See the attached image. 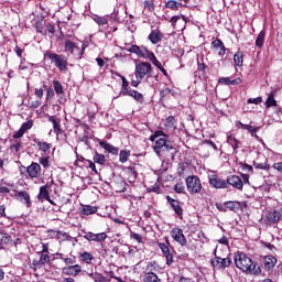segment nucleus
Listing matches in <instances>:
<instances>
[{
	"label": "nucleus",
	"instance_id": "f8f14e48",
	"mask_svg": "<svg viewBox=\"0 0 282 282\" xmlns=\"http://www.w3.org/2000/svg\"><path fill=\"white\" fill-rule=\"evenodd\" d=\"M226 182L229 184V186H232V188H237V191H243V181L241 177L237 175H229L227 176Z\"/></svg>",
	"mask_w": 282,
	"mask_h": 282
},
{
	"label": "nucleus",
	"instance_id": "c85d7f7f",
	"mask_svg": "<svg viewBox=\"0 0 282 282\" xmlns=\"http://www.w3.org/2000/svg\"><path fill=\"white\" fill-rule=\"evenodd\" d=\"M129 158H131V150H121L119 153V162L121 164H124L126 162H129Z\"/></svg>",
	"mask_w": 282,
	"mask_h": 282
},
{
	"label": "nucleus",
	"instance_id": "423d86ee",
	"mask_svg": "<svg viewBox=\"0 0 282 282\" xmlns=\"http://www.w3.org/2000/svg\"><path fill=\"white\" fill-rule=\"evenodd\" d=\"M215 257L210 260L213 268L217 270H226V268L230 267L232 260L230 258H220L217 256V249L214 250Z\"/></svg>",
	"mask_w": 282,
	"mask_h": 282
},
{
	"label": "nucleus",
	"instance_id": "3c124183",
	"mask_svg": "<svg viewBox=\"0 0 282 282\" xmlns=\"http://www.w3.org/2000/svg\"><path fill=\"white\" fill-rule=\"evenodd\" d=\"M144 9L149 10V12H153L155 10V4H153V1L147 0L144 2Z\"/></svg>",
	"mask_w": 282,
	"mask_h": 282
},
{
	"label": "nucleus",
	"instance_id": "f3484780",
	"mask_svg": "<svg viewBox=\"0 0 282 282\" xmlns=\"http://www.w3.org/2000/svg\"><path fill=\"white\" fill-rule=\"evenodd\" d=\"M121 94L122 96H130L131 98L137 100V102H144V97L142 96V94H140L137 90H133V89L122 90Z\"/></svg>",
	"mask_w": 282,
	"mask_h": 282
},
{
	"label": "nucleus",
	"instance_id": "4468645a",
	"mask_svg": "<svg viewBox=\"0 0 282 282\" xmlns=\"http://www.w3.org/2000/svg\"><path fill=\"white\" fill-rule=\"evenodd\" d=\"M212 47L216 51H218V56L223 58L224 54H226V45H224V42L219 39H216L212 42Z\"/></svg>",
	"mask_w": 282,
	"mask_h": 282
},
{
	"label": "nucleus",
	"instance_id": "cd10ccee",
	"mask_svg": "<svg viewBox=\"0 0 282 282\" xmlns=\"http://www.w3.org/2000/svg\"><path fill=\"white\" fill-rule=\"evenodd\" d=\"M219 85H239L241 84V78L230 79V77H223L218 79Z\"/></svg>",
	"mask_w": 282,
	"mask_h": 282
},
{
	"label": "nucleus",
	"instance_id": "393cba45",
	"mask_svg": "<svg viewBox=\"0 0 282 282\" xmlns=\"http://www.w3.org/2000/svg\"><path fill=\"white\" fill-rule=\"evenodd\" d=\"M265 270H272L276 265V258L274 256H265L263 259Z\"/></svg>",
	"mask_w": 282,
	"mask_h": 282
},
{
	"label": "nucleus",
	"instance_id": "5701e85b",
	"mask_svg": "<svg viewBox=\"0 0 282 282\" xmlns=\"http://www.w3.org/2000/svg\"><path fill=\"white\" fill-rule=\"evenodd\" d=\"M64 48L66 54H74L75 52H80V48L76 45V43L67 40L64 44Z\"/></svg>",
	"mask_w": 282,
	"mask_h": 282
},
{
	"label": "nucleus",
	"instance_id": "9b49d317",
	"mask_svg": "<svg viewBox=\"0 0 282 282\" xmlns=\"http://www.w3.org/2000/svg\"><path fill=\"white\" fill-rule=\"evenodd\" d=\"M208 180L213 188H228V183L215 174L209 175Z\"/></svg>",
	"mask_w": 282,
	"mask_h": 282
},
{
	"label": "nucleus",
	"instance_id": "09e8293b",
	"mask_svg": "<svg viewBox=\"0 0 282 282\" xmlns=\"http://www.w3.org/2000/svg\"><path fill=\"white\" fill-rule=\"evenodd\" d=\"M39 162H40V164H42V166L44 169H50V158L42 156V158L39 159Z\"/></svg>",
	"mask_w": 282,
	"mask_h": 282
},
{
	"label": "nucleus",
	"instance_id": "79ce46f5",
	"mask_svg": "<svg viewBox=\"0 0 282 282\" xmlns=\"http://www.w3.org/2000/svg\"><path fill=\"white\" fill-rule=\"evenodd\" d=\"M50 260H51L50 254L41 253L40 260L37 261V265L43 268V265H45V263H50Z\"/></svg>",
	"mask_w": 282,
	"mask_h": 282
},
{
	"label": "nucleus",
	"instance_id": "680f3d73",
	"mask_svg": "<svg viewBox=\"0 0 282 282\" xmlns=\"http://www.w3.org/2000/svg\"><path fill=\"white\" fill-rule=\"evenodd\" d=\"M25 134L24 130H22V128L19 129V131H17L13 134L14 140H19V138H23V135Z\"/></svg>",
	"mask_w": 282,
	"mask_h": 282
},
{
	"label": "nucleus",
	"instance_id": "2f4dec72",
	"mask_svg": "<svg viewBox=\"0 0 282 282\" xmlns=\"http://www.w3.org/2000/svg\"><path fill=\"white\" fill-rule=\"evenodd\" d=\"M267 109H270V107H276V99H274V90H272L267 98L265 101Z\"/></svg>",
	"mask_w": 282,
	"mask_h": 282
},
{
	"label": "nucleus",
	"instance_id": "aec40b11",
	"mask_svg": "<svg viewBox=\"0 0 282 282\" xmlns=\"http://www.w3.org/2000/svg\"><path fill=\"white\" fill-rule=\"evenodd\" d=\"M17 197H19L22 204L26 205V208H32V200L30 199V194L26 191L18 192Z\"/></svg>",
	"mask_w": 282,
	"mask_h": 282
},
{
	"label": "nucleus",
	"instance_id": "69168bd1",
	"mask_svg": "<svg viewBox=\"0 0 282 282\" xmlns=\"http://www.w3.org/2000/svg\"><path fill=\"white\" fill-rule=\"evenodd\" d=\"M95 282H105V276L100 273H95V276L93 279Z\"/></svg>",
	"mask_w": 282,
	"mask_h": 282
},
{
	"label": "nucleus",
	"instance_id": "39448f33",
	"mask_svg": "<svg viewBox=\"0 0 282 282\" xmlns=\"http://www.w3.org/2000/svg\"><path fill=\"white\" fill-rule=\"evenodd\" d=\"M186 186L188 193H191L192 195H197L198 193H202V181L197 176H187Z\"/></svg>",
	"mask_w": 282,
	"mask_h": 282
},
{
	"label": "nucleus",
	"instance_id": "72a5a7b5",
	"mask_svg": "<svg viewBox=\"0 0 282 282\" xmlns=\"http://www.w3.org/2000/svg\"><path fill=\"white\" fill-rule=\"evenodd\" d=\"M82 213L87 216L94 215V213H98V207L91 206V205H86L83 207Z\"/></svg>",
	"mask_w": 282,
	"mask_h": 282
},
{
	"label": "nucleus",
	"instance_id": "2eb2a0df",
	"mask_svg": "<svg viewBox=\"0 0 282 282\" xmlns=\"http://www.w3.org/2000/svg\"><path fill=\"white\" fill-rule=\"evenodd\" d=\"M180 21H182L183 23V28H186V22L189 21L188 17L181 14V15H174L170 19V23L172 25V28H177V23H180Z\"/></svg>",
	"mask_w": 282,
	"mask_h": 282
},
{
	"label": "nucleus",
	"instance_id": "b1692460",
	"mask_svg": "<svg viewBox=\"0 0 282 282\" xmlns=\"http://www.w3.org/2000/svg\"><path fill=\"white\" fill-rule=\"evenodd\" d=\"M34 144H36L37 149L40 151H43V153H47L52 149V143H47L45 141H41L39 139H33Z\"/></svg>",
	"mask_w": 282,
	"mask_h": 282
},
{
	"label": "nucleus",
	"instance_id": "774afa93",
	"mask_svg": "<svg viewBox=\"0 0 282 282\" xmlns=\"http://www.w3.org/2000/svg\"><path fill=\"white\" fill-rule=\"evenodd\" d=\"M273 169L279 173H282V162L274 163Z\"/></svg>",
	"mask_w": 282,
	"mask_h": 282
},
{
	"label": "nucleus",
	"instance_id": "13d9d810",
	"mask_svg": "<svg viewBox=\"0 0 282 282\" xmlns=\"http://www.w3.org/2000/svg\"><path fill=\"white\" fill-rule=\"evenodd\" d=\"M95 235L94 232L89 231V232H86L84 235V239H86L87 241H95Z\"/></svg>",
	"mask_w": 282,
	"mask_h": 282
},
{
	"label": "nucleus",
	"instance_id": "e2e57ef3",
	"mask_svg": "<svg viewBox=\"0 0 282 282\" xmlns=\"http://www.w3.org/2000/svg\"><path fill=\"white\" fill-rule=\"evenodd\" d=\"M174 191H175V193L182 194V193H184L185 187H184V185H182V184H176V185L174 186Z\"/></svg>",
	"mask_w": 282,
	"mask_h": 282
},
{
	"label": "nucleus",
	"instance_id": "473e14b6",
	"mask_svg": "<svg viewBox=\"0 0 282 282\" xmlns=\"http://www.w3.org/2000/svg\"><path fill=\"white\" fill-rule=\"evenodd\" d=\"M93 160L96 164H100L101 166L105 165L107 162V158L105 156V154H100L98 152L95 153Z\"/></svg>",
	"mask_w": 282,
	"mask_h": 282
},
{
	"label": "nucleus",
	"instance_id": "6e6552de",
	"mask_svg": "<svg viewBox=\"0 0 282 282\" xmlns=\"http://www.w3.org/2000/svg\"><path fill=\"white\" fill-rule=\"evenodd\" d=\"M166 199L175 215H177L178 218L184 219V209L182 208L180 200L171 196H166Z\"/></svg>",
	"mask_w": 282,
	"mask_h": 282
},
{
	"label": "nucleus",
	"instance_id": "c03bdc74",
	"mask_svg": "<svg viewBox=\"0 0 282 282\" xmlns=\"http://www.w3.org/2000/svg\"><path fill=\"white\" fill-rule=\"evenodd\" d=\"M94 21H96L98 25H107V23H109V19H107V17L100 15H96L94 18Z\"/></svg>",
	"mask_w": 282,
	"mask_h": 282
},
{
	"label": "nucleus",
	"instance_id": "a211bd4d",
	"mask_svg": "<svg viewBox=\"0 0 282 282\" xmlns=\"http://www.w3.org/2000/svg\"><path fill=\"white\" fill-rule=\"evenodd\" d=\"M37 199L39 202H43V199H46V202H50V184H45L40 187Z\"/></svg>",
	"mask_w": 282,
	"mask_h": 282
},
{
	"label": "nucleus",
	"instance_id": "5fc2aeb1",
	"mask_svg": "<svg viewBox=\"0 0 282 282\" xmlns=\"http://www.w3.org/2000/svg\"><path fill=\"white\" fill-rule=\"evenodd\" d=\"M130 238L134 239V241H138V243H142V236H140V234L131 231Z\"/></svg>",
	"mask_w": 282,
	"mask_h": 282
},
{
	"label": "nucleus",
	"instance_id": "338daca9",
	"mask_svg": "<svg viewBox=\"0 0 282 282\" xmlns=\"http://www.w3.org/2000/svg\"><path fill=\"white\" fill-rule=\"evenodd\" d=\"M46 31L48 32V34H54L56 32V28L54 26V24L48 23L46 25Z\"/></svg>",
	"mask_w": 282,
	"mask_h": 282
},
{
	"label": "nucleus",
	"instance_id": "a19ab883",
	"mask_svg": "<svg viewBox=\"0 0 282 282\" xmlns=\"http://www.w3.org/2000/svg\"><path fill=\"white\" fill-rule=\"evenodd\" d=\"M180 6H182V3H177V1L175 0H169L167 2H165V8H169L170 10H180Z\"/></svg>",
	"mask_w": 282,
	"mask_h": 282
},
{
	"label": "nucleus",
	"instance_id": "bf43d9fd",
	"mask_svg": "<svg viewBox=\"0 0 282 282\" xmlns=\"http://www.w3.org/2000/svg\"><path fill=\"white\" fill-rule=\"evenodd\" d=\"M165 259H166V264L167 265H173V253L171 251L169 253H165Z\"/></svg>",
	"mask_w": 282,
	"mask_h": 282
},
{
	"label": "nucleus",
	"instance_id": "58836bf2",
	"mask_svg": "<svg viewBox=\"0 0 282 282\" xmlns=\"http://www.w3.org/2000/svg\"><path fill=\"white\" fill-rule=\"evenodd\" d=\"M56 237H57V239H59V241H72V236H69L65 231L57 230Z\"/></svg>",
	"mask_w": 282,
	"mask_h": 282
},
{
	"label": "nucleus",
	"instance_id": "1a4fd4ad",
	"mask_svg": "<svg viewBox=\"0 0 282 282\" xmlns=\"http://www.w3.org/2000/svg\"><path fill=\"white\" fill-rule=\"evenodd\" d=\"M171 237L176 241V243H180V246H186L187 240L186 236H184V230L181 228H173L171 230Z\"/></svg>",
	"mask_w": 282,
	"mask_h": 282
},
{
	"label": "nucleus",
	"instance_id": "ea45409f",
	"mask_svg": "<svg viewBox=\"0 0 282 282\" xmlns=\"http://www.w3.org/2000/svg\"><path fill=\"white\" fill-rule=\"evenodd\" d=\"M80 261H84V263H91L94 261V256L89 252L80 253L79 256Z\"/></svg>",
	"mask_w": 282,
	"mask_h": 282
},
{
	"label": "nucleus",
	"instance_id": "7c9ffc66",
	"mask_svg": "<svg viewBox=\"0 0 282 282\" xmlns=\"http://www.w3.org/2000/svg\"><path fill=\"white\" fill-rule=\"evenodd\" d=\"M144 282H162V280L154 272H147L144 274Z\"/></svg>",
	"mask_w": 282,
	"mask_h": 282
},
{
	"label": "nucleus",
	"instance_id": "a18cd8bd",
	"mask_svg": "<svg viewBox=\"0 0 282 282\" xmlns=\"http://www.w3.org/2000/svg\"><path fill=\"white\" fill-rule=\"evenodd\" d=\"M32 127H34V121L29 120V121L22 123L20 129H22V131H24V133H25V131H30V129H32Z\"/></svg>",
	"mask_w": 282,
	"mask_h": 282
},
{
	"label": "nucleus",
	"instance_id": "20e7f679",
	"mask_svg": "<svg viewBox=\"0 0 282 282\" xmlns=\"http://www.w3.org/2000/svg\"><path fill=\"white\" fill-rule=\"evenodd\" d=\"M153 73V67L149 62L135 63L134 76L137 80H143L145 76L150 77Z\"/></svg>",
	"mask_w": 282,
	"mask_h": 282
},
{
	"label": "nucleus",
	"instance_id": "0eeeda50",
	"mask_svg": "<svg viewBox=\"0 0 282 282\" xmlns=\"http://www.w3.org/2000/svg\"><path fill=\"white\" fill-rule=\"evenodd\" d=\"M128 52L131 54H137V56H140L141 58H150L153 52L147 50L144 46H138V45H131L128 48Z\"/></svg>",
	"mask_w": 282,
	"mask_h": 282
},
{
	"label": "nucleus",
	"instance_id": "6e6d98bb",
	"mask_svg": "<svg viewBox=\"0 0 282 282\" xmlns=\"http://www.w3.org/2000/svg\"><path fill=\"white\" fill-rule=\"evenodd\" d=\"M245 129L249 131V133H251L253 137L257 134V131H259V128H254L251 124L245 126Z\"/></svg>",
	"mask_w": 282,
	"mask_h": 282
},
{
	"label": "nucleus",
	"instance_id": "4c0bfd02",
	"mask_svg": "<svg viewBox=\"0 0 282 282\" xmlns=\"http://www.w3.org/2000/svg\"><path fill=\"white\" fill-rule=\"evenodd\" d=\"M227 142L232 147L234 151H237V149H239V144H241V142L232 135L227 137Z\"/></svg>",
	"mask_w": 282,
	"mask_h": 282
},
{
	"label": "nucleus",
	"instance_id": "f704fd0d",
	"mask_svg": "<svg viewBox=\"0 0 282 282\" xmlns=\"http://www.w3.org/2000/svg\"><path fill=\"white\" fill-rule=\"evenodd\" d=\"M234 62L236 63V65L238 67H241L243 65V52L238 51L235 55H234Z\"/></svg>",
	"mask_w": 282,
	"mask_h": 282
},
{
	"label": "nucleus",
	"instance_id": "603ef678",
	"mask_svg": "<svg viewBox=\"0 0 282 282\" xmlns=\"http://www.w3.org/2000/svg\"><path fill=\"white\" fill-rule=\"evenodd\" d=\"M58 256H59V259H62L64 263H66V265H74V263H76V260L72 258H63V253H58Z\"/></svg>",
	"mask_w": 282,
	"mask_h": 282
},
{
	"label": "nucleus",
	"instance_id": "a878e982",
	"mask_svg": "<svg viewBox=\"0 0 282 282\" xmlns=\"http://www.w3.org/2000/svg\"><path fill=\"white\" fill-rule=\"evenodd\" d=\"M225 208H226V210H232L234 213H237V210H239V208H241V203H239L237 200L225 202Z\"/></svg>",
	"mask_w": 282,
	"mask_h": 282
},
{
	"label": "nucleus",
	"instance_id": "f257e3e1",
	"mask_svg": "<svg viewBox=\"0 0 282 282\" xmlns=\"http://www.w3.org/2000/svg\"><path fill=\"white\" fill-rule=\"evenodd\" d=\"M234 261L236 268H238V270H241V272H243L245 274H251L253 276L261 275V267L257 262L252 261L250 257H248V254L238 251L235 254Z\"/></svg>",
	"mask_w": 282,
	"mask_h": 282
},
{
	"label": "nucleus",
	"instance_id": "49530a36",
	"mask_svg": "<svg viewBox=\"0 0 282 282\" xmlns=\"http://www.w3.org/2000/svg\"><path fill=\"white\" fill-rule=\"evenodd\" d=\"M148 59L151 61V63H153V65H155L158 69L162 68V63L158 61V57H155V54L152 53Z\"/></svg>",
	"mask_w": 282,
	"mask_h": 282
},
{
	"label": "nucleus",
	"instance_id": "0e129e2a",
	"mask_svg": "<svg viewBox=\"0 0 282 282\" xmlns=\"http://www.w3.org/2000/svg\"><path fill=\"white\" fill-rule=\"evenodd\" d=\"M241 170L245 171V173H252L253 167H252V165L242 164Z\"/></svg>",
	"mask_w": 282,
	"mask_h": 282
},
{
	"label": "nucleus",
	"instance_id": "c9c22d12",
	"mask_svg": "<svg viewBox=\"0 0 282 282\" xmlns=\"http://www.w3.org/2000/svg\"><path fill=\"white\" fill-rule=\"evenodd\" d=\"M53 87H54V91H55V94H57V96H63V94H65V91L63 89V84H61V82L54 80Z\"/></svg>",
	"mask_w": 282,
	"mask_h": 282
},
{
	"label": "nucleus",
	"instance_id": "052dcab7",
	"mask_svg": "<svg viewBox=\"0 0 282 282\" xmlns=\"http://www.w3.org/2000/svg\"><path fill=\"white\" fill-rule=\"evenodd\" d=\"M86 162H87L89 169H90L94 173L98 174V170H96V163L93 162L91 160H86Z\"/></svg>",
	"mask_w": 282,
	"mask_h": 282
},
{
	"label": "nucleus",
	"instance_id": "c756f323",
	"mask_svg": "<svg viewBox=\"0 0 282 282\" xmlns=\"http://www.w3.org/2000/svg\"><path fill=\"white\" fill-rule=\"evenodd\" d=\"M263 43H265V30L260 31L258 37L256 39V47H263Z\"/></svg>",
	"mask_w": 282,
	"mask_h": 282
},
{
	"label": "nucleus",
	"instance_id": "9d476101",
	"mask_svg": "<svg viewBox=\"0 0 282 282\" xmlns=\"http://www.w3.org/2000/svg\"><path fill=\"white\" fill-rule=\"evenodd\" d=\"M82 272L83 267H80V264L68 265L62 269V273L66 276H78Z\"/></svg>",
	"mask_w": 282,
	"mask_h": 282
},
{
	"label": "nucleus",
	"instance_id": "e433bc0d",
	"mask_svg": "<svg viewBox=\"0 0 282 282\" xmlns=\"http://www.w3.org/2000/svg\"><path fill=\"white\" fill-rule=\"evenodd\" d=\"M158 138H165L169 139V135H166V133H164V131L162 130H156L151 137H150V141L151 142H155V140H158Z\"/></svg>",
	"mask_w": 282,
	"mask_h": 282
},
{
	"label": "nucleus",
	"instance_id": "864d4df0",
	"mask_svg": "<svg viewBox=\"0 0 282 282\" xmlns=\"http://www.w3.org/2000/svg\"><path fill=\"white\" fill-rule=\"evenodd\" d=\"M159 248L163 252L164 256L169 254L171 252V249H169V246H166L164 242H159Z\"/></svg>",
	"mask_w": 282,
	"mask_h": 282
},
{
	"label": "nucleus",
	"instance_id": "f03ea898",
	"mask_svg": "<svg viewBox=\"0 0 282 282\" xmlns=\"http://www.w3.org/2000/svg\"><path fill=\"white\" fill-rule=\"evenodd\" d=\"M154 142L153 151L156 153L158 158H175V153H177V151L169 139L160 138L158 140L155 139Z\"/></svg>",
	"mask_w": 282,
	"mask_h": 282
},
{
	"label": "nucleus",
	"instance_id": "412c9836",
	"mask_svg": "<svg viewBox=\"0 0 282 282\" xmlns=\"http://www.w3.org/2000/svg\"><path fill=\"white\" fill-rule=\"evenodd\" d=\"M282 214L279 210H270L267 214V219L270 221V224H276L281 221Z\"/></svg>",
	"mask_w": 282,
	"mask_h": 282
},
{
	"label": "nucleus",
	"instance_id": "4d7b16f0",
	"mask_svg": "<svg viewBox=\"0 0 282 282\" xmlns=\"http://www.w3.org/2000/svg\"><path fill=\"white\" fill-rule=\"evenodd\" d=\"M121 80H122V89H123V91H130V89H129V80H127V78L124 76H121Z\"/></svg>",
	"mask_w": 282,
	"mask_h": 282
},
{
	"label": "nucleus",
	"instance_id": "dca6fc26",
	"mask_svg": "<svg viewBox=\"0 0 282 282\" xmlns=\"http://www.w3.org/2000/svg\"><path fill=\"white\" fill-rule=\"evenodd\" d=\"M148 39L153 45H158L164 39V34L160 30H152Z\"/></svg>",
	"mask_w": 282,
	"mask_h": 282
},
{
	"label": "nucleus",
	"instance_id": "4be33fe9",
	"mask_svg": "<svg viewBox=\"0 0 282 282\" xmlns=\"http://www.w3.org/2000/svg\"><path fill=\"white\" fill-rule=\"evenodd\" d=\"M48 122H52L54 133H56V135H61V133H63V129H61V119H56V117L51 116L48 117Z\"/></svg>",
	"mask_w": 282,
	"mask_h": 282
},
{
	"label": "nucleus",
	"instance_id": "de8ad7c7",
	"mask_svg": "<svg viewBox=\"0 0 282 282\" xmlns=\"http://www.w3.org/2000/svg\"><path fill=\"white\" fill-rule=\"evenodd\" d=\"M107 239V234L106 232H99L95 234V240L97 243H100V241H105Z\"/></svg>",
	"mask_w": 282,
	"mask_h": 282
},
{
	"label": "nucleus",
	"instance_id": "bb28decb",
	"mask_svg": "<svg viewBox=\"0 0 282 282\" xmlns=\"http://www.w3.org/2000/svg\"><path fill=\"white\" fill-rule=\"evenodd\" d=\"M164 127L167 129V131H175L177 129V126L175 124V117L169 116L165 119Z\"/></svg>",
	"mask_w": 282,
	"mask_h": 282
},
{
	"label": "nucleus",
	"instance_id": "8fccbe9b",
	"mask_svg": "<svg viewBox=\"0 0 282 282\" xmlns=\"http://www.w3.org/2000/svg\"><path fill=\"white\" fill-rule=\"evenodd\" d=\"M263 102V98L257 97V98H249L247 100L248 105H261Z\"/></svg>",
	"mask_w": 282,
	"mask_h": 282
},
{
	"label": "nucleus",
	"instance_id": "6ab92c4d",
	"mask_svg": "<svg viewBox=\"0 0 282 282\" xmlns=\"http://www.w3.org/2000/svg\"><path fill=\"white\" fill-rule=\"evenodd\" d=\"M99 147H101V149L107 151V153H111V155H118V153L120 151V149L111 145V143H109L107 141H100Z\"/></svg>",
	"mask_w": 282,
	"mask_h": 282
},
{
	"label": "nucleus",
	"instance_id": "7ed1b4c3",
	"mask_svg": "<svg viewBox=\"0 0 282 282\" xmlns=\"http://www.w3.org/2000/svg\"><path fill=\"white\" fill-rule=\"evenodd\" d=\"M44 58H48L51 63H54L55 67L59 69V72H67V57L65 55L56 54L52 51H47L44 54Z\"/></svg>",
	"mask_w": 282,
	"mask_h": 282
},
{
	"label": "nucleus",
	"instance_id": "ddd939ff",
	"mask_svg": "<svg viewBox=\"0 0 282 282\" xmlns=\"http://www.w3.org/2000/svg\"><path fill=\"white\" fill-rule=\"evenodd\" d=\"M26 173L31 180L41 177V165L36 162H33L26 167Z\"/></svg>",
	"mask_w": 282,
	"mask_h": 282
},
{
	"label": "nucleus",
	"instance_id": "37998d69",
	"mask_svg": "<svg viewBox=\"0 0 282 282\" xmlns=\"http://www.w3.org/2000/svg\"><path fill=\"white\" fill-rule=\"evenodd\" d=\"M12 241V237L8 234L0 232V246H6Z\"/></svg>",
	"mask_w": 282,
	"mask_h": 282
}]
</instances>
